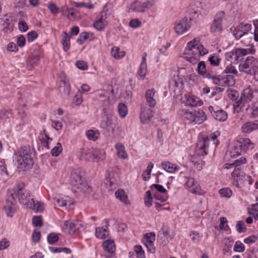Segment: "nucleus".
<instances>
[{"mask_svg":"<svg viewBox=\"0 0 258 258\" xmlns=\"http://www.w3.org/2000/svg\"><path fill=\"white\" fill-rule=\"evenodd\" d=\"M255 50L253 49L248 48H236L235 49L234 55L235 56V59L238 61L240 58L251 53H253Z\"/></svg>","mask_w":258,"mask_h":258,"instance_id":"nucleus-25","label":"nucleus"},{"mask_svg":"<svg viewBox=\"0 0 258 258\" xmlns=\"http://www.w3.org/2000/svg\"><path fill=\"white\" fill-rule=\"evenodd\" d=\"M201 44L200 39L199 38H196L188 42L185 48V54L189 53V51H191L192 49L197 47L198 45H200Z\"/></svg>","mask_w":258,"mask_h":258,"instance_id":"nucleus-31","label":"nucleus"},{"mask_svg":"<svg viewBox=\"0 0 258 258\" xmlns=\"http://www.w3.org/2000/svg\"><path fill=\"white\" fill-rule=\"evenodd\" d=\"M43 132L44 133V135L42 136V137L40 139V141H41L42 144L43 145V146L44 147H45V148H46L47 149H49V147L48 146V141H51L52 139L49 138L48 137V135H47L45 133V130H44Z\"/></svg>","mask_w":258,"mask_h":258,"instance_id":"nucleus-52","label":"nucleus"},{"mask_svg":"<svg viewBox=\"0 0 258 258\" xmlns=\"http://www.w3.org/2000/svg\"><path fill=\"white\" fill-rule=\"evenodd\" d=\"M93 155L94 156L93 160L103 161L105 159V152L102 150L95 151Z\"/></svg>","mask_w":258,"mask_h":258,"instance_id":"nucleus-51","label":"nucleus"},{"mask_svg":"<svg viewBox=\"0 0 258 258\" xmlns=\"http://www.w3.org/2000/svg\"><path fill=\"white\" fill-rule=\"evenodd\" d=\"M112 123V119L111 117L106 115L103 118L100 122V126L102 128L106 129L109 127Z\"/></svg>","mask_w":258,"mask_h":258,"instance_id":"nucleus-44","label":"nucleus"},{"mask_svg":"<svg viewBox=\"0 0 258 258\" xmlns=\"http://www.w3.org/2000/svg\"><path fill=\"white\" fill-rule=\"evenodd\" d=\"M224 83L228 86H233L235 84V81L232 75H227L226 77L223 78Z\"/></svg>","mask_w":258,"mask_h":258,"instance_id":"nucleus-48","label":"nucleus"},{"mask_svg":"<svg viewBox=\"0 0 258 258\" xmlns=\"http://www.w3.org/2000/svg\"><path fill=\"white\" fill-rule=\"evenodd\" d=\"M130 10L135 12H143L142 9V3L137 1L134 2L131 4Z\"/></svg>","mask_w":258,"mask_h":258,"instance_id":"nucleus-43","label":"nucleus"},{"mask_svg":"<svg viewBox=\"0 0 258 258\" xmlns=\"http://www.w3.org/2000/svg\"><path fill=\"white\" fill-rule=\"evenodd\" d=\"M112 5L110 3H107L104 6L102 14L104 15L105 18H107L112 14Z\"/></svg>","mask_w":258,"mask_h":258,"instance_id":"nucleus-47","label":"nucleus"},{"mask_svg":"<svg viewBox=\"0 0 258 258\" xmlns=\"http://www.w3.org/2000/svg\"><path fill=\"white\" fill-rule=\"evenodd\" d=\"M236 147L239 148L241 152H245L248 149H253L254 144L249 139H240L236 143Z\"/></svg>","mask_w":258,"mask_h":258,"instance_id":"nucleus-19","label":"nucleus"},{"mask_svg":"<svg viewBox=\"0 0 258 258\" xmlns=\"http://www.w3.org/2000/svg\"><path fill=\"white\" fill-rule=\"evenodd\" d=\"M55 205L68 209L74 204L73 200L70 197L62 195H57L54 198Z\"/></svg>","mask_w":258,"mask_h":258,"instance_id":"nucleus-11","label":"nucleus"},{"mask_svg":"<svg viewBox=\"0 0 258 258\" xmlns=\"http://www.w3.org/2000/svg\"><path fill=\"white\" fill-rule=\"evenodd\" d=\"M115 148L117 150V155L122 159H125L127 155L124 150V146L120 143H118L115 145Z\"/></svg>","mask_w":258,"mask_h":258,"instance_id":"nucleus-32","label":"nucleus"},{"mask_svg":"<svg viewBox=\"0 0 258 258\" xmlns=\"http://www.w3.org/2000/svg\"><path fill=\"white\" fill-rule=\"evenodd\" d=\"M154 95L155 91L154 89L148 90L145 93V97L146 102L150 107H154L156 104V100L154 98Z\"/></svg>","mask_w":258,"mask_h":258,"instance_id":"nucleus-23","label":"nucleus"},{"mask_svg":"<svg viewBox=\"0 0 258 258\" xmlns=\"http://www.w3.org/2000/svg\"><path fill=\"white\" fill-rule=\"evenodd\" d=\"M213 117L219 121H224L227 118V113L222 109H217L213 106H210L208 108Z\"/></svg>","mask_w":258,"mask_h":258,"instance_id":"nucleus-17","label":"nucleus"},{"mask_svg":"<svg viewBox=\"0 0 258 258\" xmlns=\"http://www.w3.org/2000/svg\"><path fill=\"white\" fill-rule=\"evenodd\" d=\"M3 20L4 21L3 25L4 26V31L5 32H11L13 29L14 25L12 17L6 15L4 17Z\"/></svg>","mask_w":258,"mask_h":258,"instance_id":"nucleus-22","label":"nucleus"},{"mask_svg":"<svg viewBox=\"0 0 258 258\" xmlns=\"http://www.w3.org/2000/svg\"><path fill=\"white\" fill-rule=\"evenodd\" d=\"M162 166L166 171L169 173H174L179 168L178 165L173 162H162Z\"/></svg>","mask_w":258,"mask_h":258,"instance_id":"nucleus-26","label":"nucleus"},{"mask_svg":"<svg viewBox=\"0 0 258 258\" xmlns=\"http://www.w3.org/2000/svg\"><path fill=\"white\" fill-rule=\"evenodd\" d=\"M185 58L192 64H196L199 60L200 57H197L190 54H185Z\"/></svg>","mask_w":258,"mask_h":258,"instance_id":"nucleus-63","label":"nucleus"},{"mask_svg":"<svg viewBox=\"0 0 258 258\" xmlns=\"http://www.w3.org/2000/svg\"><path fill=\"white\" fill-rule=\"evenodd\" d=\"M85 228L86 225L82 221L69 220L64 221L62 229L69 234L73 235L84 230Z\"/></svg>","mask_w":258,"mask_h":258,"instance_id":"nucleus-6","label":"nucleus"},{"mask_svg":"<svg viewBox=\"0 0 258 258\" xmlns=\"http://www.w3.org/2000/svg\"><path fill=\"white\" fill-rule=\"evenodd\" d=\"M189 236L192 241L195 243H199L201 241L202 236L196 231H190Z\"/></svg>","mask_w":258,"mask_h":258,"instance_id":"nucleus-42","label":"nucleus"},{"mask_svg":"<svg viewBox=\"0 0 258 258\" xmlns=\"http://www.w3.org/2000/svg\"><path fill=\"white\" fill-rule=\"evenodd\" d=\"M153 198L150 190L146 191L144 198V203L146 206L150 207L152 205Z\"/></svg>","mask_w":258,"mask_h":258,"instance_id":"nucleus-49","label":"nucleus"},{"mask_svg":"<svg viewBox=\"0 0 258 258\" xmlns=\"http://www.w3.org/2000/svg\"><path fill=\"white\" fill-rule=\"evenodd\" d=\"M17 168L18 172L24 171L30 169L32 165V162H17Z\"/></svg>","mask_w":258,"mask_h":258,"instance_id":"nucleus-37","label":"nucleus"},{"mask_svg":"<svg viewBox=\"0 0 258 258\" xmlns=\"http://www.w3.org/2000/svg\"><path fill=\"white\" fill-rule=\"evenodd\" d=\"M218 144L217 136L215 133H212L205 138L200 137L197 143V154L201 156L206 155L209 150H214Z\"/></svg>","mask_w":258,"mask_h":258,"instance_id":"nucleus-2","label":"nucleus"},{"mask_svg":"<svg viewBox=\"0 0 258 258\" xmlns=\"http://www.w3.org/2000/svg\"><path fill=\"white\" fill-rule=\"evenodd\" d=\"M39 60L38 55L30 56L27 59V67L28 70H32L37 64Z\"/></svg>","mask_w":258,"mask_h":258,"instance_id":"nucleus-29","label":"nucleus"},{"mask_svg":"<svg viewBox=\"0 0 258 258\" xmlns=\"http://www.w3.org/2000/svg\"><path fill=\"white\" fill-rule=\"evenodd\" d=\"M147 72V64L146 63H141L139 71L138 74L141 79H144L146 76Z\"/></svg>","mask_w":258,"mask_h":258,"instance_id":"nucleus-53","label":"nucleus"},{"mask_svg":"<svg viewBox=\"0 0 258 258\" xmlns=\"http://www.w3.org/2000/svg\"><path fill=\"white\" fill-rule=\"evenodd\" d=\"M61 36V44L63 46V49L66 52L70 48L71 36H69L66 32H63Z\"/></svg>","mask_w":258,"mask_h":258,"instance_id":"nucleus-28","label":"nucleus"},{"mask_svg":"<svg viewBox=\"0 0 258 258\" xmlns=\"http://www.w3.org/2000/svg\"><path fill=\"white\" fill-rule=\"evenodd\" d=\"M86 135L89 140L95 141L98 139L99 133L98 131L90 130L86 132Z\"/></svg>","mask_w":258,"mask_h":258,"instance_id":"nucleus-35","label":"nucleus"},{"mask_svg":"<svg viewBox=\"0 0 258 258\" xmlns=\"http://www.w3.org/2000/svg\"><path fill=\"white\" fill-rule=\"evenodd\" d=\"M208 60L211 65L213 66H218L220 63L221 58L214 54L213 55H211L208 58Z\"/></svg>","mask_w":258,"mask_h":258,"instance_id":"nucleus-50","label":"nucleus"},{"mask_svg":"<svg viewBox=\"0 0 258 258\" xmlns=\"http://www.w3.org/2000/svg\"><path fill=\"white\" fill-rule=\"evenodd\" d=\"M228 96L230 99L237 102L239 99V93L238 91L234 89H228L227 90Z\"/></svg>","mask_w":258,"mask_h":258,"instance_id":"nucleus-38","label":"nucleus"},{"mask_svg":"<svg viewBox=\"0 0 258 258\" xmlns=\"http://www.w3.org/2000/svg\"><path fill=\"white\" fill-rule=\"evenodd\" d=\"M115 197L120 202L127 205L129 203L127 196L124 190L122 189H117L115 192Z\"/></svg>","mask_w":258,"mask_h":258,"instance_id":"nucleus-30","label":"nucleus"},{"mask_svg":"<svg viewBox=\"0 0 258 258\" xmlns=\"http://www.w3.org/2000/svg\"><path fill=\"white\" fill-rule=\"evenodd\" d=\"M103 247L104 250L110 254L113 253L115 250L114 241L110 239L105 240L103 243Z\"/></svg>","mask_w":258,"mask_h":258,"instance_id":"nucleus-27","label":"nucleus"},{"mask_svg":"<svg viewBox=\"0 0 258 258\" xmlns=\"http://www.w3.org/2000/svg\"><path fill=\"white\" fill-rule=\"evenodd\" d=\"M236 228L239 233L244 232L246 229L244 223L241 221L237 222Z\"/></svg>","mask_w":258,"mask_h":258,"instance_id":"nucleus-60","label":"nucleus"},{"mask_svg":"<svg viewBox=\"0 0 258 258\" xmlns=\"http://www.w3.org/2000/svg\"><path fill=\"white\" fill-rule=\"evenodd\" d=\"M153 167V164L150 162L147 166L146 170L142 174V177L144 180L147 181L150 179Z\"/></svg>","mask_w":258,"mask_h":258,"instance_id":"nucleus-40","label":"nucleus"},{"mask_svg":"<svg viewBox=\"0 0 258 258\" xmlns=\"http://www.w3.org/2000/svg\"><path fill=\"white\" fill-rule=\"evenodd\" d=\"M219 194L222 197L229 198L232 196V191L229 187H224L219 190Z\"/></svg>","mask_w":258,"mask_h":258,"instance_id":"nucleus-45","label":"nucleus"},{"mask_svg":"<svg viewBox=\"0 0 258 258\" xmlns=\"http://www.w3.org/2000/svg\"><path fill=\"white\" fill-rule=\"evenodd\" d=\"M251 28V24L241 23L235 28L233 35L236 39H240L243 35L247 34Z\"/></svg>","mask_w":258,"mask_h":258,"instance_id":"nucleus-14","label":"nucleus"},{"mask_svg":"<svg viewBox=\"0 0 258 258\" xmlns=\"http://www.w3.org/2000/svg\"><path fill=\"white\" fill-rule=\"evenodd\" d=\"M24 182H18L16 186L11 190L10 194L14 200H18L19 203L28 207L33 203V196L31 195L30 191L25 189Z\"/></svg>","mask_w":258,"mask_h":258,"instance_id":"nucleus-1","label":"nucleus"},{"mask_svg":"<svg viewBox=\"0 0 258 258\" xmlns=\"http://www.w3.org/2000/svg\"><path fill=\"white\" fill-rule=\"evenodd\" d=\"M27 207L33 208L36 212H41L43 210V204L38 202H35L33 200V203L31 205H28Z\"/></svg>","mask_w":258,"mask_h":258,"instance_id":"nucleus-46","label":"nucleus"},{"mask_svg":"<svg viewBox=\"0 0 258 258\" xmlns=\"http://www.w3.org/2000/svg\"><path fill=\"white\" fill-rule=\"evenodd\" d=\"M196 71L199 75L204 76L207 71L206 64L204 61H200L198 63Z\"/></svg>","mask_w":258,"mask_h":258,"instance_id":"nucleus-41","label":"nucleus"},{"mask_svg":"<svg viewBox=\"0 0 258 258\" xmlns=\"http://www.w3.org/2000/svg\"><path fill=\"white\" fill-rule=\"evenodd\" d=\"M182 101L185 106L190 107L200 106L203 103L200 98L189 94L185 95Z\"/></svg>","mask_w":258,"mask_h":258,"instance_id":"nucleus-16","label":"nucleus"},{"mask_svg":"<svg viewBox=\"0 0 258 258\" xmlns=\"http://www.w3.org/2000/svg\"><path fill=\"white\" fill-rule=\"evenodd\" d=\"M118 112L121 118H124L127 113L126 105L122 103H119L118 105Z\"/></svg>","mask_w":258,"mask_h":258,"instance_id":"nucleus-39","label":"nucleus"},{"mask_svg":"<svg viewBox=\"0 0 258 258\" xmlns=\"http://www.w3.org/2000/svg\"><path fill=\"white\" fill-rule=\"evenodd\" d=\"M249 213L255 219H258V204L252 205Z\"/></svg>","mask_w":258,"mask_h":258,"instance_id":"nucleus-59","label":"nucleus"},{"mask_svg":"<svg viewBox=\"0 0 258 258\" xmlns=\"http://www.w3.org/2000/svg\"><path fill=\"white\" fill-rule=\"evenodd\" d=\"M220 224L219 226L220 230L228 231L229 230V227L227 224V220L225 217H221L220 218Z\"/></svg>","mask_w":258,"mask_h":258,"instance_id":"nucleus-54","label":"nucleus"},{"mask_svg":"<svg viewBox=\"0 0 258 258\" xmlns=\"http://www.w3.org/2000/svg\"><path fill=\"white\" fill-rule=\"evenodd\" d=\"M233 184L238 188H242L245 185V174L239 168H235L231 174Z\"/></svg>","mask_w":258,"mask_h":258,"instance_id":"nucleus-8","label":"nucleus"},{"mask_svg":"<svg viewBox=\"0 0 258 258\" xmlns=\"http://www.w3.org/2000/svg\"><path fill=\"white\" fill-rule=\"evenodd\" d=\"M183 118L188 121L190 123L201 124L203 123L206 118L204 112L202 110H194L190 111L183 110L182 114Z\"/></svg>","mask_w":258,"mask_h":258,"instance_id":"nucleus-5","label":"nucleus"},{"mask_svg":"<svg viewBox=\"0 0 258 258\" xmlns=\"http://www.w3.org/2000/svg\"><path fill=\"white\" fill-rule=\"evenodd\" d=\"M15 155L18 157L17 161H29L34 160L30 148L27 146L21 147L18 153H15Z\"/></svg>","mask_w":258,"mask_h":258,"instance_id":"nucleus-13","label":"nucleus"},{"mask_svg":"<svg viewBox=\"0 0 258 258\" xmlns=\"http://www.w3.org/2000/svg\"><path fill=\"white\" fill-rule=\"evenodd\" d=\"M240 150L239 148L236 147V144L235 143V145L234 146V147L231 150L227 151L225 155L227 158L229 157L234 158L236 156L240 155Z\"/></svg>","mask_w":258,"mask_h":258,"instance_id":"nucleus-34","label":"nucleus"},{"mask_svg":"<svg viewBox=\"0 0 258 258\" xmlns=\"http://www.w3.org/2000/svg\"><path fill=\"white\" fill-rule=\"evenodd\" d=\"M10 198H11V197L6 200L4 210L7 216L11 218L13 216V213L16 210V205L13 202L11 201Z\"/></svg>","mask_w":258,"mask_h":258,"instance_id":"nucleus-20","label":"nucleus"},{"mask_svg":"<svg viewBox=\"0 0 258 258\" xmlns=\"http://www.w3.org/2000/svg\"><path fill=\"white\" fill-rule=\"evenodd\" d=\"M105 25V21H103L102 18L96 21L94 23V28L99 31L103 30L104 28Z\"/></svg>","mask_w":258,"mask_h":258,"instance_id":"nucleus-55","label":"nucleus"},{"mask_svg":"<svg viewBox=\"0 0 258 258\" xmlns=\"http://www.w3.org/2000/svg\"><path fill=\"white\" fill-rule=\"evenodd\" d=\"M96 236L100 239L106 238L108 235V231L107 226L104 227H97L95 230Z\"/></svg>","mask_w":258,"mask_h":258,"instance_id":"nucleus-33","label":"nucleus"},{"mask_svg":"<svg viewBox=\"0 0 258 258\" xmlns=\"http://www.w3.org/2000/svg\"><path fill=\"white\" fill-rule=\"evenodd\" d=\"M224 73L225 74H230L229 75H236L237 73V71L235 69V67L232 66L231 64H229L227 66L226 69L224 70Z\"/></svg>","mask_w":258,"mask_h":258,"instance_id":"nucleus-62","label":"nucleus"},{"mask_svg":"<svg viewBox=\"0 0 258 258\" xmlns=\"http://www.w3.org/2000/svg\"><path fill=\"white\" fill-rule=\"evenodd\" d=\"M112 56L115 59H119L123 57L125 55L124 51H119V48L118 47H113L111 51Z\"/></svg>","mask_w":258,"mask_h":258,"instance_id":"nucleus-36","label":"nucleus"},{"mask_svg":"<svg viewBox=\"0 0 258 258\" xmlns=\"http://www.w3.org/2000/svg\"><path fill=\"white\" fill-rule=\"evenodd\" d=\"M191 17H184L179 22H177L175 26V31L178 34H182L187 31L191 27Z\"/></svg>","mask_w":258,"mask_h":258,"instance_id":"nucleus-10","label":"nucleus"},{"mask_svg":"<svg viewBox=\"0 0 258 258\" xmlns=\"http://www.w3.org/2000/svg\"><path fill=\"white\" fill-rule=\"evenodd\" d=\"M254 91L250 87L245 89L241 93L239 99L237 102L234 103L233 106L235 109L242 108L245 106L246 104L250 102L254 98Z\"/></svg>","mask_w":258,"mask_h":258,"instance_id":"nucleus-7","label":"nucleus"},{"mask_svg":"<svg viewBox=\"0 0 258 258\" xmlns=\"http://www.w3.org/2000/svg\"><path fill=\"white\" fill-rule=\"evenodd\" d=\"M134 250L139 258H146L144 251L140 245H136L134 247Z\"/></svg>","mask_w":258,"mask_h":258,"instance_id":"nucleus-57","label":"nucleus"},{"mask_svg":"<svg viewBox=\"0 0 258 258\" xmlns=\"http://www.w3.org/2000/svg\"><path fill=\"white\" fill-rule=\"evenodd\" d=\"M156 234L155 232H150L145 234L142 240L143 243L147 247L148 251L154 252L155 248L154 242L155 240Z\"/></svg>","mask_w":258,"mask_h":258,"instance_id":"nucleus-15","label":"nucleus"},{"mask_svg":"<svg viewBox=\"0 0 258 258\" xmlns=\"http://www.w3.org/2000/svg\"><path fill=\"white\" fill-rule=\"evenodd\" d=\"M225 13L224 11H220L216 14L211 26V32L215 33L222 29V22L225 17Z\"/></svg>","mask_w":258,"mask_h":258,"instance_id":"nucleus-12","label":"nucleus"},{"mask_svg":"<svg viewBox=\"0 0 258 258\" xmlns=\"http://www.w3.org/2000/svg\"><path fill=\"white\" fill-rule=\"evenodd\" d=\"M208 53V49L205 48L202 44H201L200 45H198L197 47L194 48L192 50L189 51V53H187L186 54H190L197 57H200L201 56H203Z\"/></svg>","mask_w":258,"mask_h":258,"instance_id":"nucleus-24","label":"nucleus"},{"mask_svg":"<svg viewBox=\"0 0 258 258\" xmlns=\"http://www.w3.org/2000/svg\"><path fill=\"white\" fill-rule=\"evenodd\" d=\"M258 129V120H255L252 121L245 122L241 127V131L243 133H250L253 131Z\"/></svg>","mask_w":258,"mask_h":258,"instance_id":"nucleus-21","label":"nucleus"},{"mask_svg":"<svg viewBox=\"0 0 258 258\" xmlns=\"http://www.w3.org/2000/svg\"><path fill=\"white\" fill-rule=\"evenodd\" d=\"M84 176V173L81 169L73 170L70 178V182L74 188L85 192L90 188V185Z\"/></svg>","mask_w":258,"mask_h":258,"instance_id":"nucleus-3","label":"nucleus"},{"mask_svg":"<svg viewBox=\"0 0 258 258\" xmlns=\"http://www.w3.org/2000/svg\"><path fill=\"white\" fill-rule=\"evenodd\" d=\"M61 151V144L58 143L57 146L54 147L51 151V153L52 156H57Z\"/></svg>","mask_w":258,"mask_h":258,"instance_id":"nucleus-61","label":"nucleus"},{"mask_svg":"<svg viewBox=\"0 0 258 258\" xmlns=\"http://www.w3.org/2000/svg\"><path fill=\"white\" fill-rule=\"evenodd\" d=\"M58 240V235L54 233L49 234L47 236V241L50 244H53Z\"/></svg>","mask_w":258,"mask_h":258,"instance_id":"nucleus-58","label":"nucleus"},{"mask_svg":"<svg viewBox=\"0 0 258 258\" xmlns=\"http://www.w3.org/2000/svg\"><path fill=\"white\" fill-rule=\"evenodd\" d=\"M10 242L6 238H3L0 241V250H3L9 247Z\"/></svg>","mask_w":258,"mask_h":258,"instance_id":"nucleus-64","label":"nucleus"},{"mask_svg":"<svg viewBox=\"0 0 258 258\" xmlns=\"http://www.w3.org/2000/svg\"><path fill=\"white\" fill-rule=\"evenodd\" d=\"M153 116L152 109L145 106L141 107V111L140 118L141 122L144 124L149 123Z\"/></svg>","mask_w":258,"mask_h":258,"instance_id":"nucleus-18","label":"nucleus"},{"mask_svg":"<svg viewBox=\"0 0 258 258\" xmlns=\"http://www.w3.org/2000/svg\"><path fill=\"white\" fill-rule=\"evenodd\" d=\"M185 188L192 194L203 195L205 191L201 189L198 182L194 178H188L185 183Z\"/></svg>","mask_w":258,"mask_h":258,"instance_id":"nucleus-9","label":"nucleus"},{"mask_svg":"<svg viewBox=\"0 0 258 258\" xmlns=\"http://www.w3.org/2000/svg\"><path fill=\"white\" fill-rule=\"evenodd\" d=\"M233 250L235 252H242L245 250L244 245L240 241H237L234 245Z\"/></svg>","mask_w":258,"mask_h":258,"instance_id":"nucleus-56","label":"nucleus"},{"mask_svg":"<svg viewBox=\"0 0 258 258\" xmlns=\"http://www.w3.org/2000/svg\"><path fill=\"white\" fill-rule=\"evenodd\" d=\"M240 72L254 76L258 72V60L253 56H248L243 63L239 66Z\"/></svg>","mask_w":258,"mask_h":258,"instance_id":"nucleus-4","label":"nucleus"}]
</instances>
